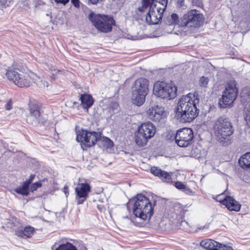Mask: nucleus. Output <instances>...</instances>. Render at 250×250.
Here are the masks:
<instances>
[{
  "mask_svg": "<svg viewBox=\"0 0 250 250\" xmlns=\"http://www.w3.org/2000/svg\"><path fill=\"white\" fill-rule=\"evenodd\" d=\"M156 132V127L151 122L143 123L138 127L135 136V143L140 146H146L148 140L154 136Z\"/></svg>",
  "mask_w": 250,
  "mask_h": 250,
  "instance_id": "obj_6",
  "label": "nucleus"
},
{
  "mask_svg": "<svg viewBox=\"0 0 250 250\" xmlns=\"http://www.w3.org/2000/svg\"><path fill=\"white\" fill-rule=\"evenodd\" d=\"M5 108L7 110H10L12 109V104H11V102H8L5 104Z\"/></svg>",
  "mask_w": 250,
  "mask_h": 250,
  "instance_id": "obj_39",
  "label": "nucleus"
},
{
  "mask_svg": "<svg viewBox=\"0 0 250 250\" xmlns=\"http://www.w3.org/2000/svg\"><path fill=\"white\" fill-rule=\"evenodd\" d=\"M16 234L18 236L23 237V230H18L16 231Z\"/></svg>",
  "mask_w": 250,
  "mask_h": 250,
  "instance_id": "obj_37",
  "label": "nucleus"
},
{
  "mask_svg": "<svg viewBox=\"0 0 250 250\" xmlns=\"http://www.w3.org/2000/svg\"><path fill=\"white\" fill-rule=\"evenodd\" d=\"M220 203L225 205L227 208L231 211H238L240 210L241 205L231 196H227L225 198L220 201Z\"/></svg>",
  "mask_w": 250,
  "mask_h": 250,
  "instance_id": "obj_17",
  "label": "nucleus"
},
{
  "mask_svg": "<svg viewBox=\"0 0 250 250\" xmlns=\"http://www.w3.org/2000/svg\"><path fill=\"white\" fill-rule=\"evenodd\" d=\"M80 250H87V248L85 246H82L80 248Z\"/></svg>",
  "mask_w": 250,
  "mask_h": 250,
  "instance_id": "obj_46",
  "label": "nucleus"
},
{
  "mask_svg": "<svg viewBox=\"0 0 250 250\" xmlns=\"http://www.w3.org/2000/svg\"><path fill=\"white\" fill-rule=\"evenodd\" d=\"M249 93L248 97L246 99V101L244 102V104H245V102L249 103L250 101V91H249Z\"/></svg>",
  "mask_w": 250,
  "mask_h": 250,
  "instance_id": "obj_43",
  "label": "nucleus"
},
{
  "mask_svg": "<svg viewBox=\"0 0 250 250\" xmlns=\"http://www.w3.org/2000/svg\"><path fill=\"white\" fill-rule=\"evenodd\" d=\"M239 163L243 168H250V152L243 155L239 160Z\"/></svg>",
  "mask_w": 250,
  "mask_h": 250,
  "instance_id": "obj_22",
  "label": "nucleus"
},
{
  "mask_svg": "<svg viewBox=\"0 0 250 250\" xmlns=\"http://www.w3.org/2000/svg\"><path fill=\"white\" fill-rule=\"evenodd\" d=\"M62 250V244H60L58 247H56V245H54L52 247V250Z\"/></svg>",
  "mask_w": 250,
  "mask_h": 250,
  "instance_id": "obj_38",
  "label": "nucleus"
},
{
  "mask_svg": "<svg viewBox=\"0 0 250 250\" xmlns=\"http://www.w3.org/2000/svg\"><path fill=\"white\" fill-rule=\"evenodd\" d=\"M183 190L184 192H185L186 193H189L192 192V190L186 187V186H185V188H184V190Z\"/></svg>",
  "mask_w": 250,
  "mask_h": 250,
  "instance_id": "obj_42",
  "label": "nucleus"
},
{
  "mask_svg": "<svg viewBox=\"0 0 250 250\" xmlns=\"http://www.w3.org/2000/svg\"><path fill=\"white\" fill-rule=\"evenodd\" d=\"M34 229L30 226L25 227L23 229V235L27 237H30L33 234Z\"/></svg>",
  "mask_w": 250,
  "mask_h": 250,
  "instance_id": "obj_27",
  "label": "nucleus"
},
{
  "mask_svg": "<svg viewBox=\"0 0 250 250\" xmlns=\"http://www.w3.org/2000/svg\"><path fill=\"white\" fill-rule=\"evenodd\" d=\"M164 11V10L162 11L158 8H156L154 4L150 5L148 12L146 15V21L150 24H158L162 21Z\"/></svg>",
  "mask_w": 250,
  "mask_h": 250,
  "instance_id": "obj_14",
  "label": "nucleus"
},
{
  "mask_svg": "<svg viewBox=\"0 0 250 250\" xmlns=\"http://www.w3.org/2000/svg\"><path fill=\"white\" fill-rule=\"evenodd\" d=\"M200 245L206 250H218L219 243L211 239H206L202 240L200 242Z\"/></svg>",
  "mask_w": 250,
  "mask_h": 250,
  "instance_id": "obj_19",
  "label": "nucleus"
},
{
  "mask_svg": "<svg viewBox=\"0 0 250 250\" xmlns=\"http://www.w3.org/2000/svg\"><path fill=\"white\" fill-rule=\"evenodd\" d=\"M102 0H88V1L92 4H96Z\"/></svg>",
  "mask_w": 250,
  "mask_h": 250,
  "instance_id": "obj_40",
  "label": "nucleus"
},
{
  "mask_svg": "<svg viewBox=\"0 0 250 250\" xmlns=\"http://www.w3.org/2000/svg\"><path fill=\"white\" fill-rule=\"evenodd\" d=\"M63 188H64V189H65L66 188V186H65Z\"/></svg>",
  "mask_w": 250,
  "mask_h": 250,
  "instance_id": "obj_55",
  "label": "nucleus"
},
{
  "mask_svg": "<svg viewBox=\"0 0 250 250\" xmlns=\"http://www.w3.org/2000/svg\"><path fill=\"white\" fill-rule=\"evenodd\" d=\"M213 130L217 140L221 143L228 144L229 137L233 134L234 129L229 118L220 117L214 123Z\"/></svg>",
  "mask_w": 250,
  "mask_h": 250,
  "instance_id": "obj_3",
  "label": "nucleus"
},
{
  "mask_svg": "<svg viewBox=\"0 0 250 250\" xmlns=\"http://www.w3.org/2000/svg\"><path fill=\"white\" fill-rule=\"evenodd\" d=\"M150 172L154 175L158 177L164 182H169L171 180V176L170 173L162 170L157 167H151Z\"/></svg>",
  "mask_w": 250,
  "mask_h": 250,
  "instance_id": "obj_18",
  "label": "nucleus"
},
{
  "mask_svg": "<svg viewBox=\"0 0 250 250\" xmlns=\"http://www.w3.org/2000/svg\"><path fill=\"white\" fill-rule=\"evenodd\" d=\"M208 83V79L205 77H202L199 81V84L200 86L205 87Z\"/></svg>",
  "mask_w": 250,
  "mask_h": 250,
  "instance_id": "obj_31",
  "label": "nucleus"
},
{
  "mask_svg": "<svg viewBox=\"0 0 250 250\" xmlns=\"http://www.w3.org/2000/svg\"><path fill=\"white\" fill-rule=\"evenodd\" d=\"M147 114L150 119L155 122H160L166 117L164 107L158 105L150 107L147 111Z\"/></svg>",
  "mask_w": 250,
  "mask_h": 250,
  "instance_id": "obj_16",
  "label": "nucleus"
},
{
  "mask_svg": "<svg viewBox=\"0 0 250 250\" xmlns=\"http://www.w3.org/2000/svg\"><path fill=\"white\" fill-rule=\"evenodd\" d=\"M14 191H16L17 193L21 194L22 195L27 196L29 194L28 191L26 190L22 187L16 188L14 189Z\"/></svg>",
  "mask_w": 250,
  "mask_h": 250,
  "instance_id": "obj_28",
  "label": "nucleus"
},
{
  "mask_svg": "<svg viewBox=\"0 0 250 250\" xmlns=\"http://www.w3.org/2000/svg\"><path fill=\"white\" fill-rule=\"evenodd\" d=\"M49 84V83L44 80L41 81L38 83L39 86L41 88L47 87Z\"/></svg>",
  "mask_w": 250,
  "mask_h": 250,
  "instance_id": "obj_33",
  "label": "nucleus"
},
{
  "mask_svg": "<svg viewBox=\"0 0 250 250\" xmlns=\"http://www.w3.org/2000/svg\"><path fill=\"white\" fill-rule=\"evenodd\" d=\"M80 2H77V3H74L73 4L75 7L79 8L80 7Z\"/></svg>",
  "mask_w": 250,
  "mask_h": 250,
  "instance_id": "obj_44",
  "label": "nucleus"
},
{
  "mask_svg": "<svg viewBox=\"0 0 250 250\" xmlns=\"http://www.w3.org/2000/svg\"><path fill=\"white\" fill-rule=\"evenodd\" d=\"M175 187L179 189L184 190L185 188V185L181 182H176L175 183Z\"/></svg>",
  "mask_w": 250,
  "mask_h": 250,
  "instance_id": "obj_34",
  "label": "nucleus"
},
{
  "mask_svg": "<svg viewBox=\"0 0 250 250\" xmlns=\"http://www.w3.org/2000/svg\"><path fill=\"white\" fill-rule=\"evenodd\" d=\"M168 0H152V5L154 4L156 8L159 10H165L167 5Z\"/></svg>",
  "mask_w": 250,
  "mask_h": 250,
  "instance_id": "obj_23",
  "label": "nucleus"
},
{
  "mask_svg": "<svg viewBox=\"0 0 250 250\" xmlns=\"http://www.w3.org/2000/svg\"><path fill=\"white\" fill-rule=\"evenodd\" d=\"M0 3L1 5L6 7L9 5L10 1L7 0H0Z\"/></svg>",
  "mask_w": 250,
  "mask_h": 250,
  "instance_id": "obj_35",
  "label": "nucleus"
},
{
  "mask_svg": "<svg viewBox=\"0 0 250 250\" xmlns=\"http://www.w3.org/2000/svg\"><path fill=\"white\" fill-rule=\"evenodd\" d=\"M50 14H51V13H50V14L47 13L46 14V16H49Z\"/></svg>",
  "mask_w": 250,
  "mask_h": 250,
  "instance_id": "obj_54",
  "label": "nucleus"
},
{
  "mask_svg": "<svg viewBox=\"0 0 250 250\" xmlns=\"http://www.w3.org/2000/svg\"><path fill=\"white\" fill-rule=\"evenodd\" d=\"M243 97H244V94L243 93V95L242 96V101H243L244 100V98H243Z\"/></svg>",
  "mask_w": 250,
  "mask_h": 250,
  "instance_id": "obj_53",
  "label": "nucleus"
},
{
  "mask_svg": "<svg viewBox=\"0 0 250 250\" xmlns=\"http://www.w3.org/2000/svg\"><path fill=\"white\" fill-rule=\"evenodd\" d=\"M30 3H32L33 5H36V0H30Z\"/></svg>",
  "mask_w": 250,
  "mask_h": 250,
  "instance_id": "obj_45",
  "label": "nucleus"
},
{
  "mask_svg": "<svg viewBox=\"0 0 250 250\" xmlns=\"http://www.w3.org/2000/svg\"><path fill=\"white\" fill-rule=\"evenodd\" d=\"M128 207L133 205V212L134 215L143 220L150 219L153 214V208L148 199L142 194L129 200Z\"/></svg>",
  "mask_w": 250,
  "mask_h": 250,
  "instance_id": "obj_2",
  "label": "nucleus"
},
{
  "mask_svg": "<svg viewBox=\"0 0 250 250\" xmlns=\"http://www.w3.org/2000/svg\"><path fill=\"white\" fill-rule=\"evenodd\" d=\"M238 88L234 81H229L227 84L226 89L220 99L219 104L221 108H226L231 105L238 95Z\"/></svg>",
  "mask_w": 250,
  "mask_h": 250,
  "instance_id": "obj_8",
  "label": "nucleus"
},
{
  "mask_svg": "<svg viewBox=\"0 0 250 250\" xmlns=\"http://www.w3.org/2000/svg\"><path fill=\"white\" fill-rule=\"evenodd\" d=\"M245 120L248 126L250 127V104H245Z\"/></svg>",
  "mask_w": 250,
  "mask_h": 250,
  "instance_id": "obj_26",
  "label": "nucleus"
},
{
  "mask_svg": "<svg viewBox=\"0 0 250 250\" xmlns=\"http://www.w3.org/2000/svg\"><path fill=\"white\" fill-rule=\"evenodd\" d=\"M80 100L83 108L86 109L90 108L94 103L92 97L89 94L81 95Z\"/></svg>",
  "mask_w": 250,
  "mask_h": 250,
  "instance_id": "obj_20",
  "label": "nucleus"
},
{
  "mask_svg": "<svg viewBox=\"0 0 250 250\" xmlns=\"http://www.w3.org/2000/svg\"><path fill=\"white\" fill-rule=\"evenodd\" d=\"M179 0L181 2H182L184 1V0Z\"/></svg>",
  "mask_w": 250,
  "mask_h": 250,
  "instance_id": "obj_56",
  "label": "nucleus"
},
{
  "mask_svg": "<svg viewBox=\"0 0 250 250\" xmlns=\"http://www.w3.org/2000/svg\"><path fill=\"white\" fill-rule=\"evenodd\" d=\"M64 192L65 193V195L67 196L68 194L67 192L65 190H64Z\"/></svg>",
  "mask_w": 250,
  "mask_h": 250,
  "instance_id": "obj_52",
  "label": "nucleus"
},
{
  "mask_svg": "<svg viewBox=\"0 0 250 250\" xmlns=\"http://www.w3.org/2000/svg\"><path fill=\"white\" fill-rule=\"evenodd\" d=\"M63 250H78L75 246L72 244L66 242H63Z\"/></svg>",
  "mask_w": 250,
  "mask_h": 250,
  "instance_id": "obj_29",
  "label": "nucleus"
},
{
  "mask_svg": "<svg viewBox=\"0 0 250 250\" xmlns=\"http://www.w3.org/2000/svg\"><path fill=\"white\" fill-rule=\"evenodd\" d=\"M193 138V131L191 128H183L177 131L175 139L178 146L187 147L192 144Z\"/></svg>",
  "mask_w": 250,
  "mask_h": 250,
  "instance_id": "obj_12",
  "label": "nucleus"
},
{
  "mask_svg": "<svg viewBox=\"0 0 250 250\" xmlns=\"http://www.w3.org/2000/svg\"><path fill=\"white\" fill-rule=\"evenodd\" d=\"M55 1L57 3H62V0H55Z\"/></svg>",
  "mask_w": 250,
  "mask_h": 250,
  "instance_id": "obj_49",
  "label": "nucleus"
},
{
  "mask_svg": "<svg viewBox=\"0 0 250 250\" xmlns=\"http://www.w3.org/2000/svg\"><path fill=\"white\" fill-rule=\"evenodd\" d=\"M149 81L144 78L137 79L132 87L131 99L137 106L142 105L145 102L146 97L149 91Z\"/></svg>",
  "mask_w": 250,
  "mask_h": 250,
  "instance_id": "obj_4",
  "label": "nucleus"
},
{
  "mask_svg": "<svg viewBox=\"0 0 250 250\" xmlns=\"http://www.w3.org/2000/svg\"><path fill=\"white\" fill-rule=\"evenodd\" d=\"M204 21L202 14L196 10H191L184 15L183 26L188 27H200Z\"/></svg>",
  "mask_w": 250,
  "mask_h": 250,
  "instance_id": "obj_11",
  "label": "nucleus"
},
{
  "mask_svg": "<svg viewBox=\"0 0 250 250\" xmlns=\"http://www.w3.org/2000/svg\"><path fill=\"white\" fill-rule=\"evenodd\" d=\"M152 0H142V6L138 8L140 12H144L152 5Z\"/></svg>",
  "mask_w": 250,
  "mask_h": 250,
  "instance_id": "obj_25",
  "label": "nucleus"
},
{
  "mask_svg": "<svg viewBox=\"0 0 250 250\" xmlns=\"http://www.w3.org/2000/svg\"><path fill=\"white\" fill-rule=\"evenodd\" d=\"M71 1L72 4H73L74 3L80 2V0H71Z\"/></svg>",
  "mask_w": 250,
  "mask_h": 250,
  "instance_id": "obj_48",
  "label": "nucleus"
},
{
  "mask_svg": "<svg viewBox=\"0 0 250 250\" xmlns=\"http://www.w3.org/2000/svg\"><path fill=\"white\" fill-rule=\"evenodd\" d=\"M218 250H233L232 248L230 246L226 245H222L219 243V246L218 247Z\"/></svg>",
  "mask_w": 250,
  "mask_h": 250,
  "instance_id": "obj_32",
  "label": "nucleus"
},
{
  "mask_svg": "<svg viewBox=\"0 0 250 250\" xmlns=\"http://www.w3.org/2000/svg\"><path fill=\"white\" fill-rule=\"evenodd\" d=\"M153 93L163 99H172L177 95V87L172 83L158 81L154 84Z\"/></svg>",
  "mask_w": 250,
  "mask_h": 250,
  "instance_id": "obj_7",
  "label": "nucleus"
},
{
  "mask_svg": "<svg viewBox=\"0 0 250 250\" xmlns=\"http://www.w3.org/2000/svg\"><path fill=\"white\" fill-rule=\"evenodd\" d=\"M114 105L115 106V107H118V104L117 103H115L114 104Z\"/></svg>",
  "mask_w": 250,
  "mask_h": 250,
  "instance_id": "obj_51",
  "label": "nucleus"
},
{
  "mask_svg": "<svg viewBox=\"0 0 250 250\" xmlns=\"http://www.w3.org/2000/svg\"><path fill=\"white\" fill-rule=\"evenodd\" d=\"M6 76L8 80L20 87H27L32 83V80L29 75L20 74L15 70H8Z\"/></svg>",
  "mask_w": 250,
  "mask_h": 250,
  "instance_id": "obj_9",
  "label": "nucleus"
},
{
  "mask_svg": "<svg viewBox=\"0 0 250 250\" xmlns=\"http://www.w3.org/2000/svg\"><path fill=\"white\" fill-rule=\"evenodd\" d=\"M91 190V187L88 183H79L75 188L77 204H82L86 200L88 193Z\"/></svg>",
  "mask_w": 250,
  "mask_h": 250,
  "instance_id": "obj_15",
  "label": "nucleus"
},
{
  "mask_svg": "<svg viewBox=\"0 0 250 250\" xmlns=\"http://www.w3.org/2000/svg\"><path fill=\"white\" fill-rule=\"evenodd\" d=\"M197 101L194 95L190 93L180 98L177 104L176 116L181 122H191L198 116L199 110L196 107Z\"/></svg>",
  "mask_w": 250,
  "mask_h": 250,
  "instance_id": "obj_1",
  "label": "nucleus"
},
{
  "mask_svg": "<svg viewBox=\"0 0 250 250\" xmlns=\"http://www.w3.org/2000/svg\"><path fill=\"white\" fill-rule=\"evenodd\" d=\"M69 0H63V5H65L67 3H68L69 2Z\"/></svg>",
  "mask_w": 250,
  "mask_h": 250,
  "instance_id": "obj_50",
  "label": "nucleus"
},
{
  "mask_svg": "<svg viewBox=\"0 0 250 250\" xmlns=\"http://www.w3.org/2000/svg\"><path fill=\"white\" fill-rule=\"evenodd\" d=\"M208 225H206L203 226V227L199 228V229H207V228H208Z\"/></svg>",
  "mask_w": 250,
  "mask_h": 250,
  "instance_id": "obj_47",
  "label": "nucleus"
},
{
  "mask_svg": "<svg viewBox=\"0 0 250 250\" xmlns=\"http://www.w3.org/2000/svg\"><path fill=\"white\" fill-rule=\"evenodd\" d=\"M35 177V175L34 174H31V175L30 176V177H29V178L28 180H27V181H28L30 184H31V182H32V181L33 180V179H34Z\"/></svg>",
  "mask_w": 250,
  "mask_h": 250,
  "instance_id": "obj_41",
  "label": "nucleus"
},
{
  "mask_svg": "<svg viewBox=\"0 0 250 250\" xmlns=\"http://www.w3.org/2000/svg\"><path fill=\"white\" fill-rule=\"evenodd\" d=\"M179 22V17L176 14L173 13L170 16L167 17L166 23L168 25H176L178 24Z\"/></svg>",
  "mask_w": 250,
  "mask_h": 250,
  "instance_id": "obj_24",
  "label": "nucleus"
},
{
  "mask_svg": "<svg viewBox=\"0 0 250 250\" xmlns=\"http://www.w3.org/2000/svg\"><path fill=\"white\" fill-rule=\"evenodd\" d=\"M42 186V181H40L39 182L34 183L32 184L30 188V189L32 191H34L37 189L41 187Z\"/></svg>",
  "mask_w": 250,
  "mask_h": 250,
  "instance_id": "obj_30",
  "label": "nucleus"
},
{
  "mask_svg": "<svg viewBox=\"0 0 250 250\" xmlns=\"http://www.w3.org/2000/svg\"><path fill=\"white\" fill-rule=\"evenodd\" d=\"M101 133L82 130L77 134L76 141L81 142L86 147H91L97 143L100 138Z\"/></svg>",
  "mask_w": 250,
  "mask_h": 250,
  "instance_id": "obj_10",
  "label": "nucleus"
},
{
  "mask_svg": "<svg viewBox=\"0 0 250 250\" xmlns=\"http://www.w3.org/2000/svg\"><path fill=\"white\" fill-rule=\"evenodd\" d=\"M155 204V202H154L153 203V206L154 205V204Z\"/></svg>",
  "mask_w": 250,
  "mask_h": 250,
  "instance_id": "obj_57",
  "label": "nucleus"
},
{
  "mask_svg": "<svg viewBox=\"0 0 250 250\" xmlns=\"http://www.w3.org/2000/svg\"><path fill=\"white\" fill-rule=\"evenodd\" d=\"M98 146L104 149L110 148L113 146V142L108 138L106 137H102L100 135V138L98 139L97 142Z\"/></svg>",
  "mask_w": 250,
  "mask_h": 250,
  "instance_id": "obj_21",
  "label": "nucleus"
},
{
  "mask_svg": "<svg viewBox=\"0 0 250 250\" xmlns=\"http://www.w3.org/2000/svg\"><path fill=\"white\" fill-rule=\"evenodd\" d=\"M88 19L96 29L103 33L110 32L112 29V26L115 24V21L112 17L95 14L92 12L89 13Z\"/></svg>",
  "mask_w": 250,
  "mask_h": 250,
  "instance_id": "obj_5",
  "label": "nucleus"
},
{
  "mask_svg": "<svg viewBox=\"0 0 250 250\" xmlns=\"http://www.w3.org/2000/svg\"><path fill=\"white\" fill-rule=\"evenodd\" d=\"M29 113L27 116V121L34 125H37L42 122V115L39 106L36 104L29 105Z\"/></svg>",
  "mask_w": 250,
  "mask_h": 250,
  "instance_id": "obj_13",
  "label": "nucleus"
},
{
  "mask_svg": "<svg viewBox=\"0 0 250 250\" xmlns=\"http://www.w3.org/2000/svg\"><path fill=\"white\" fill-rule=\"evenodd\" d=\"M30 185V184L27 181H26L23 182V185H22L21 187H23L27 191H28L29 187Z\"/></svg>",
  "mask_w": 250,
  "mask_h": 250,
  "instance_id": "obj_36",
  "label": "nucleus"
}]
</instances>
